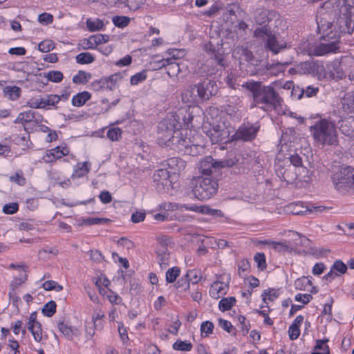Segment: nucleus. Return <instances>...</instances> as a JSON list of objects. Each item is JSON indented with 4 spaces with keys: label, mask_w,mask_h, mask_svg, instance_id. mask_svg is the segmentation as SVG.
I'll return each instance as SVG.
<instances>
[{
    "label": "nucleus",
    "mask_w": 354,
    "mask_h": 354,
    "mask_svg": "<svg viewBox=\"0 0 354 354\" xmlns=\"http://www.w3.org/2000/svg\"><path fill=\"white\" fill-rule=\"evenodd\" d=\"M19 209V205L17 203H11L6 204L3 207V212L6 214H13Z\"/></svg>",
    "instance_id": "nucleus-59"
},
{
    "label": "nucleus",
    "mask_w": 354,
    "mask_h": 354,
    "mask_svg": "<svg viewBox=\"0 0 354 354\" xmlns=\"http://www.w3.org/2000/svg\"><path fill=\"white\" fill-rule=\"evenodd\" d=\"M114 25L118 28H124L128 26L130 19L125 16H115L113 18Z\"/></svg>",
    "instance_id": "nucleus-47"
},
{
    "label": "nucleus",
    "mask_w": 354,
    "mask_h": 354,
    "mask_svg": "<svg viewBox=\"0 0 354 354\" xmlns=\"http://www.w3.org/2000/svg\"><path fill=\"white\" fill-rule=\"evenodd\" d=\"M160 67H165L167 73L171 77H177L185 69L183 62L177 61L175 58L163 59Z\"/></svg>",
    "instance_id": "nucleus-14"
},
{
    "label": "nucleus",
    "mask_w": 354,
    "mask_h": 354,
    "mask_svg": "<svg viewBox=\"0 0 354 354\" xmlns=\"http://www.w3.org/2000/svg\"><path fill=\"white\" fill-rule=\"evenodd\" d=\"M147 78V71H142L131 77V84L132 85H137L139 83L143 82Z\"/></svg>",
    "instance_id": "nucleus-48"
},
{
    "label": "nucleus",
    "mask_w": 354,
    "mask_h": 354,
    "mask_svg": "<svg viewBox=\"0 0 354 354\" xmlns=\"http://www.w3.org/2000/svg\"><path fill=\"white\" fill-rule=\"evenodd\" d=\"M272 34V31L270 28L268 27V26L264 25L261 28H257L254 31V37L257 38H263L265 36L268 37L269 35Z\"/></svg>",
    "instance_id": "nucleus-43"
},
{
    "label": "nucleus",
    "mask_w": 354,
    "mask_h": 354,
    "mask_svg": "<svg viewBox=\"0 0 354 354\" xmlns=\"http://www.w3.org/2000/svg\"><path fill=\"white\" fill-rule=\"evenodd\" d=\"M333 118L332 115L326 118H320L310 127V132L315 143L323 146H333L338 144L337 123L341 121Z\"/></svg>",
    "instance_id": "nucleus-5"
},
{
    "label": "nucleus",
    "mask_w": 354,
    "mask_h": 354,
    "mask_svg": "<svg viewBox=\"0 0 354 354\" xmlns=\"http://www.w3.org/2000/svg\"><path fill=\"white\" fill-rule=\"evenodd\" d=\"M298 68L301 73L312 75L319 80L326 77V68L322 62L319 61L309 60L301 62Z\"/></svg>",
    "instance_id": "nucleus-9"
},
{
    "label": "nucleus",
    "mask_w": 354,
    "mask_h": 354,
    "mask_svg": "<svg viewBox=\"0 0 354 354\" xmlns=\"http://www.w3.org/2000/svg\"><path fill=\"white\" fill-rule=\"evenodd\" d=\"M91 97V94L88 91H82L74 95L72 98V104L75 106H82Z\"/></svg>",
    "instance_id": "nucleus-25"
},
{
    "label": "nucleus",
    "mask_w": 354,
    "mask_h": 354,
    "mask_svg": "<svg viewBox=\"0 0 354 354\" xmlns=\"http://www.w3.org/2000/svg\"><path fill=\"white\" fill-rule=\"evenodd\" d=\"M38 76H39V77L43 76L44 77L47 78L46 82L44 83V84H47L48 81L55 82V83L60 82L63 80V77H64L62 73L59 71H49L47 73H39L38 75Z\"/></svg>",
    "instance_id": "nucleus-30"
},
{
    "label": "nucleus",
    "mask_w": 354,
    "mask_h": 354,
    "mask_svg": "<svg viewBox=\"0 0 354 354\" xmlns=\"http://www.w3.org/2000/svg\"><path fill=\"white\" fill-rule=\"evenodd\" d=\"M214 324L209 321L203 322L201 326V330L202 333H205V336H207L212 333Z\"/></svg>",
    "instance_id": "nucleus-60"
},
{
    "label": "nucleus",
    "mask_w": 354,
    "mask_h": 354,
    "mask_svg": "<svg viewBox=\"0 0 354 354\" xmlns=\"http://www.w3.org/2000/svg\"><path fill=\"white\" fill-rule=\"evenodd\" d=\"M27 279V274L26 273L20 275L19 277L15 278L10 283V286L12 291H14L19 286L24 283Z\"/></svg>",
    "instance_id": "nucleus-61"
},
{
    "label": "nucleus",
    "mask_w": 354,
    "mask_h": 354,
    "mask_svg": "<svg viewBox=\"0 0 354 354\" xmlns=\"http://www.w3.org/2000/svg\"><path fill=\"white\" fill-rule=\"evenodd\" d=\"M158 262L161 269H165L169 265L170 253L169 251L156 250Z\"/></svg>",
    "instance_id": "nucleus-31"
},
{
    "label": "nucleus",
    "mask_w": 354,
    "mask_h": 354,
    "mask_svg": "<svg viewBox=\"0 0 354 354\" xmlns=\"http://www.w3.org/2000/svg\"><path fill=\"white\" fill-rule=\"evenodd\" d=\"M338 15L335 21H331V16L328 12L319 13L317 16V30L322 34L321 39H339L342 35H351L354 30V17L348 15H342L335 11Z\"/></svg>",
    "instance_id": "nucleus-2"
},
{
    "label": "nucleus",
    "mask_w": 354,
    "mask_h": 354,
    "mask_svg": "<svg viewBox=\"0 0 354 354\" xmlns=\"http://www.w3.org/2000/svg\"><path fill=\"white\" fill-rule=\"evenodd\" d=\"M261 243L263 245H269L272 246L274 250L279 252H286L292 250V248H290L285 242L262 241H261Z\"/></svg>",
    "instance_id": "nucleus-29"
},
{
    "label": "nucleus",
    "mask_w": 354,
    "mask_h": 354,
    "mask_svg": "<svg viewBox=\"0 0 354 354\" xmlns=\"http://www.w3.org/2000/svg\"><path fill=\"white\" fill-rule=\"evenodd\" d=\"M173 348L176 351H189L192 348V344L188 341L178 339L173 344Z\"/></svg>",
    "instance_id": "nucleus-38"
},
{
    "label": "nucleus",
    "mask_w": 354,
    "mask_h": 354,
    "mask_svg": "<svg viewBox=\"0 0 354 354\" xmlns=\"http://www.w3.org/2000/svg\"><path fill=\"white\" fill-rule=\"evenodd\" d=\"M169 174L167 169H159L155 171L153 178V181L157 184V189L159 192L164 190L165 188L167 189L171 186V180H169Z\"/></svg>",
    "instance_id": "nucleus-15"
},
{
    "label": "nucleus",
    "mask_w": 354,
    "mask_h": 354,
    "mask_svg": "<svg viewBox=\"0 0 354 354\" xmlns=\"http://www.w3.org/2000/svg\"><path fill=\"white\" fill-rule=\"evenodd\" d=\"M197 89V96H199L201 101L208 100L212 96L215 95L218 91V86L215 81L208 77H205L196 84H194Z\"/></svg>",
    "instance_id": "nucleus-10"
},
{
    "label": "nucleus",
    "mask_w": 354,
    "mask_h": 354,
    "mask_svg": "<svg viewBox=\"0 0 354 354\" xmlns=\"http://www.w3.org/2000/svg\"><path fill=\"white\" fill-rule=\"evenodd\" d=\"M226 287V285L220 281L214 282L210 289L211 296L214 298L218 299L221 295L226 294V291L225 290Z\"/></svg>",
    "instance_id": "nucleus-27"
},
{
    "label": "nucleus",
    "mask_w": 354,
    "mask_h": 354,
    "mask_svg": "<svg viewBox=\"0 0 354 354\" xmlns=\"http://www.w3.org/2000/svg\"><path fill=\"white\" fill-rule=\"evenodd\" d=\"M202 130L213 144L220 142H227L229 140L230 132L225 123L205 124L203 125Z\"/></svg>",
    "instance_id": "nucleus-8"
},
{
    "label": "nucleus",
    "mask_w": 354,
    "mask_h": 354,
    "mask_svg": "<svg viewBox=\"0 0 354 354\" xmlns=\"http://www.w3.org/2000/svg\"><path fill=\"white\" fill-rule=\"evenodd\" d=\"M91 78V74L84 71H79L78 73L73 76V82L76 84H84Z\"/></svg>",
    "instance_id": "nucleus-33"
},
{
    "label": "nucleus",
    "mask_w": 354,
    "mask_h": 354,
    "mask_svg": "<svg viewBox=\"0 0 354 354\" xmlns=\"http://www.w3.org/2000/svg\"><path fill=\"white\" fill-rule=\"evenodd\" d=\"M312 212H313V209H310L309 207H304L300 203L295 204L294 205L293 210L292 211L293 214H298V215L304 214L306 212L310 213Z\"/></svg>",
    "instance_id": "nucleus-56"
},
{
    "label": "nucleus",
    "mask_w": 354,
    "mask_h": 354,
    "mask_svg": "<svg viewBox=\"0 0 354 354\" xmlns=\"http://www.w3.org/2000/svg\"><path fill=\"white\" fill-rule=\"evenodd\" d=\"M167 165L170 169V173H178L186 167V162L180 158L174 157L167 160Z\"/></svg>",
    "instance_id": "nucleus-22"
},
{
    "label": "nucleus",
    "mask_w": 354,
    "mask_h": 354,
    "mask_svg": "<svg viewBox=\"0 0 354 354\" xmlns=\"http://www.w3.org/2000/svg\"><path fill=\"white\" fill-rule=\"evenodd\" d=\"M80 46L84 50L97 48L93 35L89 37L88 39H82L80 43Z\"/></svg>",
    "instance_id": "nucleus-46"
},
{
    "label": "nucleus",
    "mask_w": 354,
    "mask_h": 354,
    "mask_svg": "<svg viewBox=\"0 0 354 354\" xmlns=\"http://www.w3.org/2000/svg\"><path fill=\"white\" fill-rule=\"evenodd\" d=\"M91 87L95 91H98L104 88L109 89L107 86V81L104 79V77L92 82Z\"/></svg>",
    "instance_id": "nucleus-53"
},
{
    "label": "nucleus",
    "mask_w": 354,
    "mask_h": 354,
    "mask_svg": "<svg viewBox=\"0 0 354 354\" xmlns=\"http://www.w3.org/2000/svg\"><path fill=\"white\" fill-rule=\"evenodd\" d=\"M50 151L53 152L57 160L69 153V150L66 147L58 146L50 149Z\"/></svg>",
    "instance_id": "nucleus-52"
},
{
    "label": "nucleus",
    "mask_w": 354,
    "mask_h": 354,
    "mask_svg": "<svg viewBox=\"0 0 354 354\" xmlns=\"http://www.w3.org/2000/svg\"><path fill=\"white\" fill-rule=\"evenodd\" d=\"M189 282L187 277L185 275L179 279L175 283V286L177 289H181L182 290L186 291L189 288Z\"/></svg>",
    "instance_id": "nucleus-55"
},
{
    "label": "nucleus",
    "mask_w": 354,
    "mask_h": 354,
    "mask_svg": "<svg viewBox=\"0 0 354 354\" xmlns=\"http://www.w3.org/2000/svg\"><path fill=\"white\" fill-rule=\"evenodd\" d=\"M145 0H127V6L131 10H137L144 3Z\"/></svg>",
    "instance_id": "nucleus-64"
},
{
    "label": "nucleus",
    "mask_w": 354,
    "mask_h": 354,
    "mask_svg": "<svg viewBox=\"0 0 354 354\" xmlns=\"http://www.w3.org/2000/svg\"><path fill=\"white\" fill-rule=\"evenodd\" d=\"M278 296H279V294L273 288H269L268 290H265L262 295L263 300L265 303H266L267 300L272 301L274 299L277 298Z\"/></svg>",
    "instance_id": "nucleus-50"
},
{
    "label": "nucleus",
    "mask_w": 354,
    "mask_h": 354,
    "mask_svg": "<svg viewBox=\"0 0 354 354\" xmlns=\"http://www.w3.org/2000/svg\"><path fill=\"white\" fill-rule=\"evenodd\" d=\"M326 77L324 79L342 80L346 77L341 63L337 61H333L327 65L326 68Z\"/></svg>",
    "instance_id": "nucleus-17"
},
{
    "label": "nucleus",
    "mask_w": 354,
    "mask_h": 354,
    "mask_svg": "<svg viewBox=\"0 0 354 354\" xmlns=\"http://www.w3.org/2000/svg\"><path fill=\"white\" fill-rule=\"evenodd\" d=\"M335 8L338 13L354 17V0H337Z\"/></svg>",
    "instance_id": "nucleus-19"
},
{
    "label": "nucleus",
    "mask_w": 354,
    "mask_h": 354,
    "mask_svg": "<svg viewBox=\"0 0 354 354\" xmlns=\"http://www.w3.org/2000/svg\"><path fill=\"white\" fill-rule=\"evenodd\" d=\"M332 270H335L341 274H344L347 271V266L341 260H337L335 261L332 266Z\"/></svg>",
    "instance_id": "nucleus-62"
},
{
    "label": "nucleus",
    "mask_w": 354,
    "mask_h": 354,
    "mask_svg": "<svg viewBox=\"0 0 354 354\" xmlns=\"http://www.w3.org/2000/svg\"><path fill=\"white\" fill-rule=\"evenodd\" d=\"M324 40L328 43H320L313 48V55L315 56H324L328 53H335L339 49V39L326 38Z\"/></svg>",
    "instance_id": "nucleus-12"
},
{
    "label": "nucleus",
    "mask_w": 354,
    "mask_h": 354,
    "mask_svg": "<svg viewBox=\"0 0 354 354\" xmlns=\"http://www.w3.org/2000/svg\"><path fill=\"white\" fill-rule=\"evenodd\" d=\"M313 285L312 281L306 277H302L295 281V287L297 290H305L306 287Z\"/></svg>",
    "instance_id": "nucleus-40"
},
{
    "label": "nucleus",
    "mask_w": 354,
    "mask_h": 354,
    "mask_svg": "<svg viewBox=\"0 0 354 354\" xmlns=\"http://www.w3.org/2000/svg\"><path fill=\"white\" fill-rule=\"evenodd\" d=\"M259 129V127L253 125H242L232 136V140L252 141L257 137Z\"/></svg>",
    "instance_id": "nucleus-11"
},
{
    "label": "nucleus",
    "mask_w": 354,
    "mask_h": 354,
    "mask_svg": "<svg viewBox=\"0 0 354 354\" xmlns=\"http://www.w3.org/2000/svg\"><path fill=\"white\" fill-rule=\"evenodd\" d=\"M236 299L234 297L223 298L218 304L219 310L222 312L229 310L235 304Z\"/></svg>",
    "instance_id": "nucleus-34"
},
{
    "label": "nucleus",
    "mask_w": 354,
    "mask_h": 354,
    "mask_svg": "<svg viewBox=\"0 0 354 354\" xmlns=\"http://www.w3.org/2000/svg\"><path fill=\"white\" fill-rule=\"evenodd\" d=\"M182 101L184 103L194 104L202 102L200 97L197 96V89L195 86H191L185 90L181 95Z\"/></svg>",
    "instance_id": "nucleus-21"
},
{
    "label": "nucleus",
    "mask_w": 354,
    "mask_h": 354,
    "mask_svg": "<svg viewBox=\"0 0 354 354\" xmlns=\"http://www.w3.org/2000/svg\"><path fill=\"white\" fill-rule=\"evenodd\" d=\"M332 182L339 192L354 189V168L342 165L331 176Z\"/></svg>",
    "instance_id": "nucleus-7"
},
{
    "label": "nucleus",
    "mask_w": 354,
    "mask_h": 354,
    "mask_svg": "<svg viewBox=\"0 0 354 354\" xmlns=\"http://www.w3.org/2000/svg\"><path fill=\"white\" fill-rule=\"evenodd\" d=\"M106 136L112 141L118 140L121 137V129L118 127L111 129L107 131Z\"/></svg>",
    "instance_id": "nucleus-58"
},
{
    "label": "nucleus",
    "mask_w": 354,
    "mask_h": 354,
    "mask_svg": "<svg viewBox=\"0 0 354 354\" xmlns=\"http://www.w3.org/2000/svg\"><path fill=\"white\" fill-rule=\"evenodd\" d=\"M278 18L279 15L277 12L264 8H257L254 13V21L259 25H266V24Z\"/></svg>",
    "instance_id": "nucleus-13"
},
{
    "label": "nucleus",
    "mask_w": 354,
    "mask_h": 354,
    "mask_svg": "<svg viewBox=\"0 0 354 354\" xmlns=\"http://www.w3.org/2000/svg\"><path fill=\"white\" fill-rule=\"evenodd\" d=\"M183 207L185 208L186 210L200 212L203 214H207L217 217H222L223 216V214L221 210L212 209L210 208V207L207 205L197 206L196 205H184Z\"/></svg>",
    "instance_id": "nucleus-20"
},
{
    "label": "nucleus",
    "mask_w": 354,
    "mask_h": 354,
    "mask_svg": "<svg viewBox=\"0 0 354 354\" xmlns=\"http://www.w3.org/2000/svg\"><path fill=\"white\" fill-rule=\"evenodd\" d=\"M218 325L225 331L230 333L232 330L234 331L235 335L236 328L233 327L230 322L223 319L222 318L218 319Z\"/></svg>",
    "instance_id": "nucleus-57"
},
{
    "label": "nucleus",
    "mask_w": 354,
    "mask_h": 354,
    "mask_svg": "<svg viewBox=\"0 0 354 354\" xmlns=\"http://www.w3.org/2000/svg\"><path fill=\"white\" fill-rule=\"evenodd\" d=\"M180 273V269L178 267L174 266L171 268H169L166 272V281L167 283H173L174 282L177 277L179 276Z\"/></svg>",
    "instance_id": "nucleus-39"
},
{
    "label": "nucleus",
    "mask_w": 354,
    "mask_h": 354,
    "mask_svg": "<svg viewBox=\"0 0 354 354\" xmlns=\"http://www.w3.org/2000/svg\"><path fill=\"white\" fill-rule=\"evenodd\" d=\"M56 303L51 300L46 303L41 309V313L48 317H53L56 313Z\"/></svg>",
    "instance_id": "nucleus-35"
},
{
    "label": "nucleus",
    "mask_w": 354,
    "mask_h": 354,
    "mask_svg": "<svg viewBox=\"0 0 354 354\" xmlns=\"http://www.w3.org/2000/svg\"><path fill=\"white\" fill-rule=\"evenodd\" d=\"M158 133V138L162 140L166 145L172 147L183 155L196 156L203 150V146H192L189 149L183 146L184 138L182 133L179 131L178 127L169 120L159 122Z\"/></svg>",
    "instance_id": "nucleus-3"
},
{
    "label": "nucleus",
    "mask_w": 354,
    "mask_h": 354,
    "mask_svg": "<svg viewBox=\"0 0 354 354\" xmlns=\"http://www.w3.org/2000/svg\"><path fill=\"white\" fill-rule=\"evenodd\" d=\"M218 180L213 177L199 176L195 182L192 192L195 197L200 200H208L218 191Z\"/></svg>",
    "instance_id": "nucleus-6"
},
{
    "label": "nucleus",
    "mask_w": 354,
    "mask_h": 354,
    "mask_svg": "<svg viewBox=\"0 0 354 354\" xmlns=\"http://www.w3.org/2000/svg\"><path fill=\"white\" fill-rule=\"evenodd\" d=\"M293 169L294 167L290 166L284 170V171L282 173V178L283 180L290 183L296 180L297 174L293 171Z\"/></svg>",
    "instance_id": "nucleus-44"
},
{
    "label": "nucleus",
    "mask_w": 354,
    "mask_h": 354,
    "mask_svg": "<svg viewBox=\"0 0 354 354\" xmlns=\"http://www.w3.org/2000/svg\"><path fill=\"white\" fill-rule=\"evenodd\" d=\"M156 250L168 251L167 246L171 243V239L167 236H162L158 238Z\"/></svg>",
    "instance_id": "nucleus-42"
},
{
    "label": "nucleus",
    "mask_w": 354,
    "mask_h": 354,
    "mask_svg": "<svg viewBox=\"0 0 354 354\" xmlns=\"http://www.w3.org/2000/svg\"><path fill=\"white\" fill-rule=\"evenodd\" d=\"M266 47L273 54H277L286 48V42L283 40H279L277 36L272 33L266 39Z\"/></svg>",
    "instance_id": "nucleus-18"
},
{
    "label": "nucleus",
    "mask_w": 354,
    "mask_h": 354,
    "mask_svg": "<svg viewBox=\"0 0 354 354\" xmlns=\"http://www.w3.org/2000/svg\"><path fill=\"white\" fill-rule=\"evenodd\" d=\"M253 161V159L245 157L242 153H236L222 160L206 156L198 162V170L201 174L207 176L206 177L214 175V178H216L218 173L224 168L230 169L231 174L241 175L252 169Z\"/></svg>",
    "instance_id": "nucleus-1"
},
{
    "label": "nucleus",
    "mask_w": 354,
    "mask_h": 354,
    "mask_svg": "<svg viewBox=\"0 0 354 354\" xmlns=\"http://www.w3.org/2000/svg\"><path fill=\"white\" fill-rule=\"evenodd\" d=\"M241 59L246 62L250 66H257V60L254 57L252 51L247 48L241 49Z\"/></svg>",
    "instance_id": "nucleus-32"
},
{
    "label": "nucleus",
    "mask_w": 354,
    "mask_h": 354,
    "mask_svg": "<svg viewBox=\"0 0 354 354\" xmlns=\"http://www.w3.org/2000/svg\"><path fill=\"white\" fill-rule=\"evenodd\" d=\"M111 221L110 219L106 218H88L84 221V223L86 225H101V224H106Z\"/></svg>",
    "instance_id": "nucleus-51"
},
{
    "label": "nucleus",
    "mask_w": 354,
    "mask_h": 354,
    "mask_svg": "<svg viewBox=\"0 0 354 354\" xmlns=\"http://www.w3.org/2000/svg\"><path fill=\"white\" fill-rule=\"evenodd\" d=\"M242 86L252 93L253 102L263 109H275L281 105L282 98L271 86H266L261 82L248 81Z\"/></svg>",
    "instance_id": "nucleus-4"
},
{
    "label": "nucleus",
    "mask_w": 354,
    "mask_h": 354,
    "mask_svg": "<svg viewBox=\"0 0 354 354\" xmlns=\"http://www.w3.org/2000/svg\"><path fill=\"white\" fill-rule=\"evenodd\" d=\"M34 339L39 342L42 339V328H41V324L39 323H36L35 324L34 327V332L32 335Z\"/></svg>",
    "instance_id": "nucleus-63"
},
{
    "label": "nucleus",
    "mask_w": 354,
    "mask_h": 354,
    "mask_svg": "<svg viewBox=\"0 0 354 354\" xmlns=\"http://www.w3.org/2000/svg\"><path fill=\"white\" fill-rule=\"evenodd\" d=\"M185 277L189 279V283H197L201 279V276L198 275V272L195 270H189L187 272Z\"/></svg>",
    "instance_id": "nucleus-54"
},
{
    "label": "nucleus",
    "mask_w": 354,
    "mask_h": 354,
    "mask_svg": "<svg viewBox=\"0 0 354 354\" xmlns=\"http://www.w3.org/2000/svg\"><path fill=\"white\" fill-rule=\"evenodd\" d=\"M254 261L257 263V268L259 270H264L267 268L266 256L263 252H258L254 257Z\"/></svg>",
    "instance_id": "nucleus-41"
},
{
    "label": "nucleus",
    "mask_w": 354,
    "mask_h": 354,
    "mask_svg": "<svg viewBox=\"0 0 354 354\" xmlns=\"http://www.w3.org/2000/svg\"><path fill=\"white\" fill-rule=\"evenodd\" d=\"M207 52L211 53L212 58L214 59L217 65L221 68L225 67V61L223 59V50L221 45L217 43L216 45L209 41L205 46Z\"/></svg>",
    "instance_id": "nucleus-16"
},
{
    "label": "nucleus",
    "mask_w": 354,
    "mask_h": 354,
    "mask_svg": "<svg viewBox=\"0 0 354 354\" xmlns=\"http://www.w3.org/2000/svg\"><path fill=\"white\" fill-rule=\"evenodd\" d=\"M4 95L10 100H18L21 94V89L17 86H7L3 88Z\"/></svg>",
    "instance_id": "nucleus-26"
},
{
    "label": "nucleus",
    "mask_w": 354,
    "mask_h": 354,
    "mask_svg": "<svg viewBox=\"0 0 354 354\" xmlns=\"http://www.w3.org/2000/svg\"><path fill=\"white\" fill-rule=\"evenodd\" d=\"M88 162H79L76 165L72 174L73 178H82L88 174L90 167L88 166Z\"/></svg>",
    "instance_id": "nucleus-28"
},
{
    "label": "nucleus",
    "mask_w": 354,
    "mask_h": 354,
    "mask_svg": "<svg viewBox=\"0 0 354 354\" xmlns=\"http://www.w3.org/2000/svg\"><path fill=\"white\" fill-rule=\"evenodd\" d=\"M104 79L107 81L109 89L113 90L115 87L117 82L122 79V76L120 73H118L111 75L107 77H104Z\"/></svg>",
    "instance_id": "nucleus-45"
},
{
    "label": "nucleus",
    "mask_w": 354,
    "mask_h": 354,
    "mask_svg": "<svg viewBox=\"0 0 354 354\" xmlns=\"http://www.w3.org/2000/svg\"><path fill=\"white\" fill-rule=\"evenodd\" d=\"M55 48V44L51 40H44L38 45V49L41 52L48 53Z\"/></svg>",
    "instance_id": "nucleus-49"
},
{
    "label": "nucleus",
    "mask_w": 354,
    "mask_h": 354,
    "mask_svg": "<svg viewBox=\"0 0 354 354\" xmlns=\"http://www.w3.org/2000/svg\"><path fill=\"white\" fill-rule=\"evenodd\" d=\"M86 26L89 31L94 32L102 30L104 27V23L99 19L95 20L88 19L86 20Z\"/></svg>",
    "instance_id": "nucleus-36"
},
{
    "label": "nucleus",
    "mask_w": 354,
    "mask_h": 354,
    "mask_svg": "<svg viewBox=\"0 0 354 354\" xmlns=\"http://www.w3.org/2000/svg\"><path fill=\"white\" fill-rule=\"evenodd\" d=\"M57 325L59 331L69 340H72L73 337H78L80 335V331L77 328L68 326L64 322H59Z\"/></svg>",
    "instance_id": "nucleus-23"
},
{
    "label": "nucleus",
    "mask_w": 354,
    "mask_h": 354,
    "mask_svg": "<svg viewBox=\"0 0 354 354\" xmlns=\"http://www.w3.org/2000/svg\"><path fill=\"white\" fill-rule=\"evenodd\" d=\"M299 87L294 88L292 93L295 95H297V98L301 99L302 97L305 96L306 97H315L317 95L319 88L318 86H315L313 85L308 86L306 88H301L299 90V93H297Z\"/></svg>",
    "instance_id": "nucleus-24"
},
{
    "label": "nucleus",
    "mask_w": 354,
    "mask_h": 354,
    "mask_svg": "<svg viewBox=\"0 0 354 354\" xmlns=\"http://www.w3.org/2000/svg\"><path fill=\"white\" fill-rule=\"evenodd\" d=\"M76 62L80 64H88L95 61V57L90 53H81L76 56Z\"/></svg>",
    "instance_id": "nucleus-37"
}]
</instances>
